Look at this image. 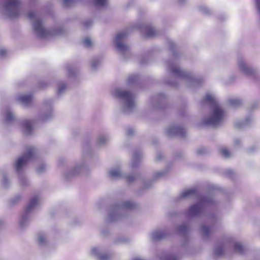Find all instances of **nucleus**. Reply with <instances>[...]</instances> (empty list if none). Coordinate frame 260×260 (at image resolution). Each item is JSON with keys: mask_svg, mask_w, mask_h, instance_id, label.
<instances>
[{"mask_svg": "<svg viewBox=\"0 0 260 260\" xmlns=\"http://www.w3.org/2000/svg\"><path fill=\"white\" fill-rule=\"evenodd\" d=\"M92 41L91 40L88 38H85L83 41V44L86 47H90L92 45Z\"/></svg>", "mask_w": 260, "mask_h": 260, "instance_id": "b1692460", "label": "nucleus"}, {"mask_svg": "<svg viewBox=\"0 0 260 260\" xmlns=\"http://www.w3.org/2000/svg\"><path fill=\"white\" fill-rule=\"evenodd\" d=\"M117 96L124 99L126 102V107L128 109H132L135 106L134 101L133 95L127 91L117 90L116 91Z\"/></svg>", "mask_w": 260, "mask_h": 260, "instance_id": "39448f33", "label": "nucleus"}, {"mask_svg": "<svg viewBox=\"0 0 260 260\" xmlns=\"http://www.w3.org/2000/svg\"><path fill=\"white\" fill-rule=\"evenodd\" d=\"M203 209V205L199 203L191 206L188 210V214L190 216L199 214Z\"/></svg>", "mask_w": 260, "mask_h": 260, "instance_id": "0eeeda50", "label": "nucleus"}, {"mask_svg": "<svg viewBox=\"0 0 260 260\" xmlns=\"http://www.w3.org/2000/svg\"><path fill=\"white\" fill-rule=\"evenodd\" d=\"M73 0H63V2H64V4L66 6H68V3L69 2H73Z\"/></svg>", "mask_w": 260, "mask_h": 260, "instance_id": "f704fd0d", "label": "nucleus"}, {"mask_svg": "<svg viewBox=\"0 0 260 260\" xmlns=\"http://www.w3.org/2000/svg\"><path fill=\"white\" fill-rule=\"evenodd\" d=\"M127 31L125 30L123 32H121L118 34H117L116 36V47L118 50L121 51L122 53H124L126 51L128 50L129 48L128 46L123 44L121 42V40H122L127 35Z\"/></svg>", "mask_w": 260, "mask_h": 260, "instance_id": "423d86ee", "label": "nucleus"}, {"mask_svg": "<svg viewBox=\"0 0 260 260\" xmlns=\"http://www.w3.org/2000/svg\"><path fill=\"white\" fill-rule=\"evenodd\" d=\"M42 169V168H41V167H40V168L39 169V171H41Z\"/></svg>", "mask_w": 260, "mask_h": 260, "instance_id": "79ce46f5", "label": "nucleus"}, {"mask_svg": "<svg viewBox=\"0 0 260 260\" xmlns=\"http://www.w3.org/2000/svg\"><path fill=\"white\" fill-rule=\"evenodd\" d=\"M32 99V96L31 94L23 95L19 98V100L23 104L28 105L31 103Z\"/></svg>", "mask_w": 260, "mask_h": 260, "instance_id": "1a4fd4ad", "label": "nucleus"}, {"mask_svg": "<svg viewBox=\"0 0 260 260\" xmlns=\"http://www.w3.org/2000/svg\"><path fill=\"white\" fill-rule=\"evenodd\" d=\"M187 228L188 227L186 225H182L179 227V231L181 232L186 231Z\"/></svg>", "mask_w": 260, "mask_h": 260, "instance_id": "c85d7f7f", "label": "nucleus"}, {"mask_svg": "<svg viewBox=\"0 0 260 260\" xmlns=\"http://www.w3.org/2000/svg\"><path fill=\"white\" fill-rule=\"evenodd\" d=\"M234 249H235V250L236 252H238L239 253H242L244 251V248H243V247L239 243H236L235 244Z\"/></svg>", "mask_w": 260, "mask_h": 260, "instance_id": "a211bd4d", "label": "nucleus"}, {"mask_svg": "<svg viewBox=\"0 0 260 260\" xmlns=\"http://www.w3.org/2000/svg\"><path fill=\"white\" fill-rule=\"evenodd\" d=\"M212 230V226H207V225H204L202 227V233L206 236L209 235L211 233Z\"/></svg>", "mask_w": 260, "mask_h": 260, "instance_id": "2eb2a0df", "label": "nucleus"}, {"mask_svg": "<svg viewBox=\"0 0 260 260\" xmlns=\"http://www.w3.org/2000/svg\"><path fill=\"white\" fill-rule=\"evenodd\" d=\"M258 12L260 14V0H255Z\"/></svg>", "mask_w": 260, "mask_h": 260, "instance_id": "2f4dec72", "label": "nucleus"}, {"mask_svg": "<svg viewBox=\"0 0 260 260\" xmlns=\"http://www.w3.org/2000/svg\"><path fill=\"white\" fill-rule=\"evenodd\" d=\"M135 157H137V154L136 153H135Z\"/></svg>", "mask_w": 260, "mask_h": 260, "instance_id": "37998d69", "label": "nucleus"}, {"mask_svg": "<svg viewBox=\"0 0 260 260\" xmlns=\"http://www.w3.org/2000/svg\"><path fill=\"white\" fill-rule=\"evenodd\" d=\"M203 101L213 107L212 115L209 118L205 120V124L214 126L219 124L223 120L225 113L218 105L215 98L210 94H207L204 98Z\"/></svg>", "mask_w": 260, "mask_h": 260, "instance_id": "f257e3e1", "label": "nucleus"}, {"mask_svg": "<svg viewBox=\"0 0 260 260\" xmlns=\"http://www.w3.org/2000/svg\"><path fill=\"white\" fill-rule=\"evenodd\" d=\"M20 5L19 0H7L5 8L9 12L10 16H18Z\"/></svg>", "mask_w": 260, "mask_h": 260, "instance_id": "20e7f679", "label": "nucleus"}, {"mask_svg": "<svg viewBox=\"0 0 260 260\" xmlns=\"http://www.w3.org/2000/svg\"><path fill=\"white\" fill-rule=\"evenodd\" d=\"M106 141V138H103L102 139H101L100 141V143H103L104 142H105Z\"/></svg>", "mask_w": 260, "mask_h": 260, "instance_id": "e433bc0d", "label": "nucleus"}, {"mask_svg": "<svg viewBox=\"0 0 260 260\" xmlns=\"http://www.w3.org/2000/svg\"><path fill=\"white\" fill-rule=\"evenodd\" d=\"M96 6H105L107 3V0H93Z\"/></svg>", "mask_w": 260, "mask_h": 260, "instance_id": "aec40b11", "label": "nucleus"}, {"mask_svg": "<svg viewBox=\"0 0 260 260\" xmlns=\"http://www.w3.org/2000/svg\"><path fill=\"white\" fill-rule=\"evenodd\" d=\"M95 65H96L95 62H93V63H92V66H93V67H94L95 66Z\"/></svg>", "mask_w": 260, "mask_h": 260, "instance_id": "58836bf2", "label": "nucleus"}, {"mask_svg": "<svg viewBox=\"0 0 260 260\" xmlns=\"http://www.w3.org/2000/svg\"><path fill=\"white\" fill-rule=\"evenodd\" d=\"M240 68L246 74L249 75L252 73V70L245 63H241Z\"/></svg>", "mask_w": 260, "mask_h": 260, "instance_id": "dca6fc26", "label": "nucleus"}, {"mask_svg": "<svg viewBox=\"0 0 260 260\" xmlns=\"http://www.w3.org/2000/svg\"><path fill=\"white\" fill-rule=\"evenodd\" d=\"M171 72L175 76L178 77H184L186 75L183 71L176 66L171 67Z\"/></svg>", "mask_w": 260, "mask_h": 260, "instance_id": "9d476101", "label": "nucleus"}, {"mask_svg": "<svg viewBox=\"0 0 260 260\" xmlns=\"http://www.w3.org/2000/svg\"><path fill=\"white\" fill-rule=\"evenodd\" d=\"M34 154V148L32 147H28L26 152L22 156L19 158L16 162V168L17 171H19L29 159L32 158Z\"/></svg>", "mask_w": 260, "mask_h": 260, "instance_id": "7ed1b4c3", "label": "nucleus"}, {"mask_svg": "<svg viewBox=\"0 0 260 260\" xmlns=\"http://www.w3.org/2000/svg\"><path fill=\"white\" fill-rule=\"evenodd\" d=\"M160 158H161L160 156L158 155V156H157V158H158V159H160Z\"/></svg>", "mask_w": 260, "mask_h": 260, "instance_id": "ea45409f", "label": "nucleus"}, {"mask_svg": "<svg viewBox=\"0 0 260 260\" xmlns=\"http://www.w3.org/2000/svg\"><path fill=\"white\" fill-rule=\"evenodd\" d=\"M134 260H142V259H140V258H135Z\"/></svg>", "mask_w": 260, "mask_h": 260, "instance_id": "a19ab883", "label": "nucleus"}, {"mask_svg": "<svg viewBox=\"0 0 260 260\" xmlns=\"http://www.w3.org/2000/svg\"><path fill=\"white\" fill-rule=\"evenodd\" d=\"M121 173L119 170H112L110 172V175L112 178H117L120 176Z\"/></svg>", "mask_w": 260, "mask_h": 260, "instance_id": "f3484780", "label": "nucleus"}, {"mask_svg": "<svg viewBox=\"0 0 260 260\" xmlns=\"http://www.w3.org/2000/svg\"><path fill=\"white\" fill-rule=\"evenodd\" d=\"M216 254L217 255H221L222 252H223V249H222V248H218L216 249Z\"/></svg>", "mask_w": 260, "mask_h": 260, "instance_id": "c756f323", "label": "nucleus"}, {"mask_svg": "<svg viewBox=\"0 0 260 260\" xmlns=\"http://www.w3.org/2000/svg\"><path fill=\"white\" fill-rule=\"evenodd\" d=\"M134 206V204L130 201H127L125 202L123 204V207L125 209H130L133 208Z\"/></svg>", "mask_w": 260, "mask_h": 260, "instance_id": "5701e85b", "label": "nucleus"}, {"mask_svg": "<svg viewBox=\"0 0 260 260\" xmlns=\"http://www.w3.org/2000/svg\"><path fill=\"white\" fill-rule=\"evenodd\" d=\"M133 133V131L132 129H129L127 132V134L129 135H132Z\"/></svg>", "mask_w": 260, "mask_h": 260, "instance_id": "c9c22d12", "label": "nucleus"}, {"mask_svg": "<svg viewBox=\"0 0 260 260\" xmlns=\"http://www.w3.org/2000/svg\"><path fill=\"white\" fill-rule=\"evenodd\" d=\"M45 242V238L42 236L40 235L39 237V243L40 244H43Z\"/></svg>", "mask_w": 260, "mask_h": 260, "instance_id": "cd10ccee", "label": "nucleus"}, {"mask_svg": "<svg viewBox=\"0 0 260 260\" xmlns=\"http://www.w3.org/2000/svg\"><path fill=\"white\" fill-rule=\"evenodd\" d=\"M173 131H174V133L176 134L179 135L182 137H184L185 134V130L183 128L180 127V126H176V127H174L173 129H170L169 131V133H171Z\"/></svg>", "mask_w": 260, "mask_h": 260, "instance_id": "f8f14e48", "label": "nucleus"}, {"mask_svg": "<svg viewBox=\"0 0 260 260\" xmlns=\"http://www.w3.org/2000/svg\"><path fill=\"white\" fill-rule=\"evenodd\" d=\"M156 31L151 27L147 28L145 33L146 38H151L156 35Z\"/></svg>", "mask_w": 260, "mask_h": 260, "instance_id": "4468645a", "label": "nucleus"}, {"mask_svg": "<svg viewBox=\"0 0 260 260\" xmlns=\"http://www.w3.org/2000/svg\"><path fill=\"white\" fill-rule=\"evenodd\" d=\"M22 125L27 133H29L32 130V122L30 120H26L23 121Z\"/></svg>", "mask_w": 260, "mask_h": 260, "instance_id": "ddd939ff", "label": "nucleus"}, {"mask_svg": "<svg viewBox=\"0 0 260 260\" xmlns=\"http://www.w3.org/2000/svg\"><path fill=\"white\" fill-rule=\"evenodd\" d=\"M173 260H177V258H174Z\"/></svg>", "mask_w": 260, "mask_h": 260, "instance_id": "c03bdc74", "label": "nucleus"}, {"mask_svg": "<svg viewBox=\"0 0 260 260\" xmlns=\"http://www.w3.org/2000/svg\"><path fill=\"white\" fill-rule=\"evenodd\" d=\"M136 76L133 75L128 78V81L129 82H132V81L134 80L136 78Z\"/></svg>", "mask_w": 260, "mask_h": 260, "instance_id": "72a5a7b5", "label": "nucleus"}, {"mask_svg": "<svg viewBox=\"0 0 260 260\" xmlns=\"http://www.w3.org/2000/svg\"><path fill=\"white\" fill-rule=\"evenodd\" d=\"M165 236L164 232H156L153 235V239L154 240H159Z\"/></svg>", "mask_w": 260, "mask_h": 260, "instance_id": "412c9836", "label": "nucleus"}, {"mask_svg": "<svg viewBox=\"0 0 260 260\" xmlns=\"http://www.w3.org/2000/svg\"><path fill=\"white\" fill-rule=\"evenodd\" d=\"M197 193V191L196 188H190L183 191L181 194V197L182 198H185L189 196H194Z\"/></svg>", "mask_w": 260, "mask_h": 260, "instance_id": "9b49d317", "label": "nucleus"}, {"mask_svg": "<svg viewBox=\"0 0 260 260\" xmlns=\"http://www.w3.org/2000/svg\"><path fill=\"white\" fill-rule=\"evenodd\" d=\"M66 88V86L65 84H62V85L59 86V87L58 88V91H57V93L58 94L60 93Z\"/></svg>", "mask_w": 260, "mask_h": 260, "instance_id": "bb28decb", "label": "nucleus"}, {"mask_svg": "<svg viewBox=\"0 0 260 260\" xmlns=\"http://www.w3.org/2000/svg\"><path fill=\"white\" fill-rule=\"evenodd\" d=\"M6 119L8 121H12L14 119V116L11 112H8L6 116Z\"/></svg>", "mask_w": 260, "mask_h": 260, "instance_id": "393cba45", "label": "nucleus"}, {"mask_svg": "<svg viewBox=\"0 0 260 260\" xmlns=\"http://www.w3.org/2000/svg\"><path fill=\"white\" fill-rule=\"evenodd\" d=\"M7 53V52L6 50L1 49L0 50V56H4Z\"/></svg>", "mask_w": 260, "mask_h": 260, "instance_id": "473e14b6", "label": "nucleus"}, {"mask_svg": "<svg viewBox=\"0 0 260 260\" xmlns=\"http://www.w3.org/2000/svg\"><path fill=\"white\" fill-rule=\"evenodd\" d=\"M39 198L36 196L34 197L30 201L29 203L25 209V211L26 212H29L31 210H32L37 205H38L39 203Z\"/></svg>", "mask_w": 260, "mask_h": 260, "instance_id": "6e6552de", "label": "nucleus"}, {"mask_svg": "<svg viewBox=\"0 0 260 260\" xmlns=\"http://www.w3.org/2000/svg\"><path fill=\"white\" fill-rule=\"evenodd\" d=\"M220 153L225 157H228L231 155L230 152L226 148H222L220 149Z\"/></svg>", "mask_w": 260, "mask_h": 260, "instance_id": "4be33fe9", "label": "nucleus"}, {"mask_svg": "<svg viewBox=\"0 0 260 260\" xmlns=\"http://www.w3.org/2000/svg\"><path fill=\"white\" fill-rule=\"evenodd\" d=\"M90 24H91V21H89V22H87V23H84V25H85V26H88L89 25H90Z\"/></svg>", "mask_w": 260, "mask_h": 260, "instance_id": "4c0bfd02", "label": "nucleus"}, {"mask_svg": "<svg viewBox=\"0 0 260 260\" xmlns=\"http://www.w3.org/2000/svg\"><path fill=\"white\" fill-rule=\"evenodd\" d=\"M109 258V255L108 254H104L100 256V258L101 260H106Z\"/></svg>", "mask_w": 260, "mask_h": 260, "instance_id": "7c9ffc66", "label": "nucleus"}, {"mask_svg": "<svg viewBox=\"0 0 260 260\" xmlns=\"http://www.w3.org/2000/svg\"><path fill=\"white\" fill-rule=\"evenodd\" d=\"M136 179V176L133 175H129L127 177V181L128 183H131L135 180Z\"/></svg>", "mask_w": 260, "mask_h": 260, "instance_id": "a878e982", "label": "nucleus"}, {"mask_svg": "<svg viewBox=\"0 0 260 260\" xmlns=\"http://www.w3.org/2000/svg\"><path fill=\"white\" fill-rule=\"evenodd\" d=\"M28 18L30 20H35L34 28L35 32L41 38H44L51 35L57 34V31H50L45 29L42 25L41 21L38 18L37 13L34 11L29 12L28 14Z\"/></svg>", "mask_w": 260, "mask_h": 260, "instance_id": "f03ea898", "label": "nucleus"}, {"mask_svg": "<svg viewBox=\"0 0 260 260\" xmlns=\"http://www.w3.org/2000/svg\"><path fill=\"white\" fill-rule=\"evenodd\" d=\"M230 104L233 106H238L242 103L241 100L237 99H231L229 101Z\"/></svg>", "mask_w": 260, "mask_h": 260, "instance_id": "6ab92c4d", "label": "nucleus"}]
</instances>
